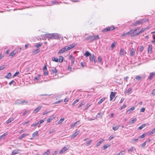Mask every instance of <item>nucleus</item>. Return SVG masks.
Here are the masks:
<instances>
[{
    "mask_svg": "<svg viewBox=\"0 0 155 155\" xmlns=\"http://www.w3.org/2000/svg\"><path fill=\"white\" fill-rule=\"evenodd\" d=\"M42 45V43H39L37 44L36 45L35 47H36L37 48H38L39 47H40V46H41Z\"/></svg>",
    "mask_w": 155,
    "mask_h": 155,
    "instance_id": "39",
    "label": "nucleus"
},
{
    "mask_svg": "<svg viewBox=\"0 0 155 155\" xmlns=\"http://www.w3.org/2000/svg\"><path fill=\"white\" fill-rule=\"evenodd\" d=\"M64 60V58L62 56H60L59 57V62L60 63L63 62Z\"/></svg>",
    "mask_w": 155,
    "mask_h": 155,
    "instance_id": "29",
    "label": "nucleus"
},
{
    "mask_svg": "<svg viewBox=\"0 0 155 155\" xmlns=\"http://www.w3.org/2000/svg\"><path fill=\"white\" fill-rule=\"evenodd\" d=\"M45 37L48 38V40L53 39L52 34H48L45 35Z\"/></svg>",
    "mask_w": 155,
    "mask_h": 155,
    "instance_id": "6",
    "label": "nucleus"
},
{
    "mask_svg": "<svg viewBox=\"0 0 155 155\" xmlns=\"http://www.w3.org/2000/svg\"><path fill=\"white\" fill-rule=\"evenodd\" d=\"M92 141V140H90L88 142H87L86 144V145L87 146L89 145Z\"/></svg>",
    "mask_w": 155,
    "mask_h": 155,
    "instance_id": "52",
    "label": "nucleus"
},
{
    "mask_svg": "<svg viewBox=\"0 0 155 155\" xmlns=\"http://www.w3.org/2000/svg\"><path fill=\"white\" fill-rule=\"evenodd\" d=\"M52 36L53 39H59L61 37V36L60 34L57 33H53Z\"/></svg>",
    "mask_w": 155,
    "mask_h": 155,
    "instance_id": "3",
    "label": "nucleus"
},
{
    "mask_svg": "<svg viewBox=\"0 0 155 155\" xmlns=\"http://www.w3.org/2000/svg\"><path fill=\"white\" fill-rule=\"evenodd\" d=\"M115 28L114 26L109 27L107 28V31L113 30Z\"/></svg>",
    "mask_w": 155,
    "mask_h": 155,
    "instance_id": "19",
    "label": "nucleus"
},
{
    "mask_svg": "<svg viewBox=\"0 0 155 155\" xmlns=\"http://www.w3.org/2000/svg\"><path fill=\"white\" fill-rule=\"evenodd\" d=\"M7 134V133H5L4 134L2 135L0 137V139H1L4 138L6 135Z\"/></svg>",
    "mask_w": 155,
    "mask_h": 155,
    "instance_id": "38",
    "label": "nucleus"
},
{
    "mask_svg": "<svg viewBox=\"0 0 155 155\" xmlns=\"http://www.w3.org/2000/svg\"><path fill=\"white\" fill-rule=\"evenodd\" d=\"M119 128L118 126H116L115 127H113V129L114 130H116L118 129Z\"/></svg>",
    "mask_w": 155,
    "mask_h": 155,
    "instance_id": "42",
    "label": "nucleus"
},
{
    "mask_svg": "<svg viewBox=\"0 0 155 155\" xmlns=\"http://www.w3.org/2000/svg\"><path fill=\"white\" fill-rule=\"evenodd\" d=\"M77 45L76 44H71L70 45L66 46L68 50L71 49L73 48L75 46Z\"/></svg>",
    "mask_w": 155,
    "mask_h": 155,
    "instance_id": "8",
    "label": "nucleus"
},
{
    "mask_svg": "<svg viewBox=\"0 0 155 155\" xmlns=\"http://www.w3.org/2000/svg\"><path fill=\"white\" fill-rule=\"evenodd\" d=\"M68 50L66 46L63 48L61 49L60 50L58 53V54L63 53L67 51Z\"/></svg>",
    "mask_w": 155,
    "mask_h": 155,
    "instance_id": "4",
    "label": "nucleus"
},
{
    "mask_svg": "<svg viewBox=\"0 0 155 155\" xmlns=\"http://www.w3.org/2000/svg\"><path fill=\"white\" fill-rule=\"evenodd\" d=\"M68 149L65 147H64L60 151V153H62L65 151L67 150Z\"/></svg>",
    "mask_w": 155,
    "mask_h": 155,
    "instance_id": "16",
    "label": "nucleus"
},
{
    "mask_svg": "<svg viewBox=\"0 0 155 155\" xmlns=\"http://www.w3.org/2000/svg\"><path fill=\"white\" fill-rule=\"evenodd\" d=\"M28 135V134L27 133H25L22 134L21 135V136L22 137V138L24 137L27 136Z\"/></svg>",
    "mask_w": 155,
    "mask_h": 155,
    "instance_id": "60",
    "label": "nucleus"
},
{
    "mask_svg": "<svg viewBox=\"0 0 155 155\" xmlns=\"http://www.w3.org/2000/svg\"><path fill=\"white\" fill-rule=\"evenodd\" d=\"M135 150V148L134 147H132L130 148H129L128 150V152L130 151H132Z\"/></svg>",
    "mask_w": 155,
    "mask_h": 155,
    "instance_id": "37",
    "label": "nucleus"
},
{
    "mask_svg": "<svg viewBox=\"0 0 155 155\" xmlns=\"http://www.w3.org/2000/svg\"><path fill=\"white\" fill-rule=\"evenodd\" d=\"M105 99V98H103L101 99L100 101L98 102V104H101Z\"/></svg>",
    "mask_w": 155,
    "mask_h": 155,
    "instance_id": "34",
    "label": "nucleus"
},
{
    "mask_svg": "<svg viewBox=\"0 0 155 155\" xmlns=\"http://www.w3.org/2000/svg\"><path fill=\"white\" fill-rule=\"evenodd\" d=\"M79 133V131H76L74 134H73L71 136V138H75L77 135Z\"/></svg>",
    "mask_w": 155,
    "mask_h": 155,
    "instance_id": "12",
    "label": "nucleus"
},
{
    "mask_svg": "<svg viewBox=\"0 0 155 155\" xmlns=\"http://www.w3.org/2000/svg\"><path fill=\"white\" fill-rule=\"evenodd\" d=\"M84 55L86 57H87L89 56H91V54L88 51H87L84 53Z\"/></svg>",
    "mask_w": 155,
    "mask_h": 155,
    "instance_id": "20",
    "label": "nucleus"
},
{
    "mask_svg": "<svg viewBox=\"0 0 155 155\" xmlns=\"http://www.w3.org/2000/svg\"><path fill=\"white\" fill-rule=\"evenodd\" d=\"M155 133V128L154 129H153V130H152L150 133L149 134L150 135H151Z\"/></svg>",
    "mask_w": 155,
    "mask_h": 155,
    "instance_id": "41",
    "label": "nucleus"
},
{
    "mask_svg": "<svg viewBox=\"0 0 155 155\" xmlns=\"http://www.w3.org/2000/svg\"><path fill=\"white\" fill-rule=\"evenodd\" d=\"M41 106H38V107L34 111V113H37L39 111V110L41 109Z\"/></svg>",
    "mask_w": 155,
    "mask_h": 155,
    "instance_id": "15",
    "label": "nucleus"
},
{
    "mask_svg": "<svg viewBox=\"0 0 155 155\" xmlns=\"http://www.w3.org/2000/svg\"><path fill=\"white\" fill-rule=\"evenodd\" d=\"M130 55L131 56H134L135 55V50L134 49L132 48L130 51Z\"/></svg>",
    "mask_w": 155,
    "mask_h": 155,
    "instance_id": "22",
    "label": "nucleus"
},
{
    "mask_svg": "<svg viewBox=\"0 0 155 155\" xmlns=\"http://www.w3.org/2000/svg\"><path fill=\"white\" fill-rule=\"evenodd\" d=\"M38 135L39 134H38V132L37 131H35L32 134V136L33 137H38Z\"/></svg>",
    "mask_w": 155,
    "mask_h": 155,
    "instance_id": "24",
    "label": "nucleus"
},
{
    "mask_svg": "<svg viewBox=\"0 0 155 155\" xmlns=\"http://www.w3.org/2000/svg\"><path fill=\"white\" fill-rule=\"evenodd\" d=\"M51 2L53 4H59V2L57 1H53Z\"/></svg>",
    "mask_w": 155,
    "mask_h": 155,
    "instance_id": "54",
    "label": "nucleus"
},
{
    "mask_svg": "<svg viewBox=\"0 0 155 155\" xmlns=\"http://www.w3.org/2000/svg\"><path fill=\"white\" fill-rule=\"evenodd\" d=\"M91 103H88L86 105L85 108L83 109L84 110H85L88 109V108L91 105Z\"/></svg>",
    "mask_w": 155,
    "mask_h": 155,
    "instance_id": "28",
    "label": "nucleus"
},
{
    "mask_svg": "<svg viewBox=\"0 0 155 155\" xmlns=\"http://www.w3.org/2000/svg\"><path fill=\"white\" fill-rule=\"evenodd\" d=\"M14 83L15 84V81L14 80H12L9 83V84L10 86H11L12 84H14Z\"/></svg>",
    "mask_w": 155,
    "mask_h": 155,
    "instance_id": "44",
    "label": "nucleus"
},
{
    "mask_svg": "<svg viewBox=\"0 0 155 155\" xmlns=\"http://www.w3.org/2000/svg\"><path fill=\"white\" fill-rule=\"evenodd\" d=\"M77 45L76 44H71L70 45L66 46L68 50L71 49L73 48L75 46Z\"/></svg>",
    "mask_w": 155,
    "mask_h": 155,
    "instance_id": "7",
    "label": "nucleus"
},
{
    "mask_svg": "<svg viewBox=\"0 0 155 155\" xmlns=\"http://www.w3.org/2000/svg\"><path fill=\"white\" fill-rule=\"evenodd\" d=\"M148 20L145 21L143 19H141L133 23V25L134 26H137V25H140L143 22H145Z\"/></svg>",
    "mask_w": 155,
    "mask_h": 155,
    "instance_id": "2",
    "label": "nucleus"
},
{
    "mask_svg": "<svg viewBox=\"0 0 155 155\" xmlns=\"http://www.w3.org/2000/svg\"><path fill=\"white\" fill-rule=\"evenodd\" d=\"M71 65H72L74 63L75 58H72L71 59Z\"/></svg>",
    "mask_w": 155,
    "mask_h": 155,
    "instance_id": "46",
    "label": "nucleus"
},
{
    "mask_svg": "<svg viewBox=\"0 0 155 155\" xmlns=\"http://www.w3.org/2000/svg\"><path fill=\"white\" fill-rule=\"evenodd\" d=\"M133 33H134V32H133V30H131L129 31H128L126 33H124L121 36L122 37H124L126 35H130L131 34Z\"/></svg>",
    "mask_w": 155,
    "mask_h": 155,
    "instance_id": "9",
    "label": "nucleus"
},
{
    "mask_svg": "<svg viewBox=\"0 0 155 155\" xmlns=\"http://www.w3.org/2000/svg\"><path fill=\"white\" fill-rule=\"evenodd\" d=\"M125 54H126V53L124 52V49L123 48H121L120 52V55L122 56L124 55Z\"/></svg>",
    "mask_w": 155,
    "mask_h": 155,
    "instance_id": "13",
    "label": "nucleus"
},
{
    "mask_svg": "<svg viewBox=\"0 0 155 155\" xmlns=\"http://www.w3.org/2000/svg\"><path fill=\"white\" fill-rule=\"evenodd\" d=\"M146 135V134L145 133L143 134L141 136H140V137L141 138H143L145 137Z\"/></svg>",
    "mask_w": 155,
    "mask_h": 155,
    "instance_id": "56",
    "label": "nucleus"
},
{
    "mask_svg": "<svg viewBox=\"0 0 155 155\" xmlns=\"http://www.w3.org/2000/svg\"><path fill=\"white\" fill-rule=\"evenodd\" d=\"M79 122V121H76L74 123H73L72 124H71L70 127H74V126H75L77 124L78 122Z\"/></svg>",
    "mask_w": 155,
    "mask_h": 155,
    "instance_id": "32",
    "label": "nucleus"
},
{
    "mask_svg": "<svg viewBox=\"0 0 155 155\" xmlns=\"http://www.w3.org/2000/svg\"><path fill=\"white\" fill-rule=\"evenodd\" d=\"M145 110V108L144 107H142L141 109H140V112H144Z\"/></svg>",
    "mask_w": 155,
    "mask_h": 155,
    "instance_id": "58",
    "label": "nucleus"
},
{
    "mask_svg": "<svg viewBox=\"0 0 155 155\" xmlns=\"http://www.w3.org/2000/svg\"><path fill=\"white\" fill-rule=\"evenodd\" d=\"M135 78L137 80H139L141 78V77L140 76H137Z\"/></svg>",
    "mask_w": 155,
    "mask_h": 155,
    "instance_id": "61",
    "label": "nucleus"
},
{
    "mask_svg": "<svg viewBox=\"0 0 155 155\" xmlns=\"http://www.w3.org/2000/svg\"><path fill=\"white\" fill-rule=\"evenodd\" d=\"M11 73H9L7 75L5 76V77L6 78H11Z\"/></svg>",
    "mask_w": 155,
    "mask_h": 155,
    "instance_id": "31",
    "label": "nucleus"
},
{
    "mask_svg": "<svg viewBox=\"0 0 155 155\" xmlns=\"http://www.w3.org/2000/svg\"><path fill=\"white\" fill-rule=\"evenodd\" d=\"M144 32V29H143V28L140 31H139V34H140L142 33V32Z\"/></svg>",
    "mask_w": 155,
    "mask_h": 155,
    "instance_id": "64",
    "label": "nucleus"
},
{
    "mask_svg": "<svg viewBox=\"0 0 155 155\" xmlns=\"http://www.w3.org/2000/svg\"><path fill=\"white\" fill-rule=\"evenodd\" d=\"M132 90V88H128L127 90V92L129 93Z\"/></svg>",
    "mask_w": 155,
    "mask_h": 155,
    "instance_id": "59",
    "label": "nucleus"
},
{
    "mask_svg": "<svg viewBox=\"0 0 155 155\" xmlns=\"http://www.w3.org/2000/svg\"><path fill=\"white\" fill-rule=\"evenodd\" d=\"M115 44H116V42H115V41H114L112 43V44L111 45V46L112 48L113 49L115 45Z\"/></svg>",
    "mask_w": 155,
    "mask_h": 155,
    "instance_id": "48",
    "label": "nucleus"
},
{
    "mask_svg": "<svg viewBox=\"0 0 155 155\" xmlns=\"http://www.w3.org/2000/svg\"><path fill=\"white\" fill-rule=\"evenodd\" d=\"M52 60L53 61L56 62H58V58L57 57H53L52 58Z\"/></svg>",
    "mask_w": 155,
    "mask_h": 155,
    "instance_id": "33",
    "label": "nucleus"
},
{
    "mask_svg": "<svg viewBox=\"0 0 155 155\" xmlns=\"http://www.w3.org/2000/svg\"><path fill=\"white\" fill-rule=\"evenodd\" d=\"M146 126V124H143L138 127V129L139 130H141L142 128L145 127Z\"/></svg>",
    "mask_w": 155,
    "mask_h": 155,
    "instance_id": "30",
    "label": "nucleus"
},
{
    "mask_svg": "<svg viewBox=\"0 0 155 155\" xmlns=\"http://www.w3.org/2000/svg\"><path fill=\"white\" fill-rule=\"evenodd\" d=\"M21 150L19 149H15L14 150L10 155H14L20 153Z\"/></svg>",
    "mask_w": 155,
    "mask_h": 155,
    "instance_id": "5",
    "label": "nucleus"
},
{
    "mask_svg": "<svg viewBox=\"0 0 155 155\" xmlns=\"http://www.w3.org/2000/svg\"><path fill=\"white\" fill-rule=\"evenodd\" d=\"M140 29V28L139 27H137L135 28L134 30H133V32H134V31H137V30H139Z\"/></svg>",
    "mask_w": 155,
    "mask_h": 155,
    "instance_id": "55",
    "label": "nucleus"
},
{
    "mask_svg": "<svg viewBox=\"0 0 155 155\" xmlns=\"http://www.w3.org/2000/svg\"><path fill=\"white\" fill-rule=\"evenodd\" d=\"M115 136L114 135H111L110 137L109 138V140H111L113 138H114Z\"/></svg>",
    "mask_w": 155,
    "mask_h": 155,
    "instance_id": "49",
    "label": "nucleus"
},
{
    "mask_svg": "<svg viewBox=\"0 0 155 155\" xmlns=\"http://www.w3.org/2000/svg\"><path fill=\"white\" fill-rule=\"evenodd\" d=\"M40 51V49H37V50H36L34 52V53L35 54H37L38 52H39Z\"/></svg>",
    "mask_w": 155,
    "mask_h": 155,
    "instance_id": "53",
    "label": "nucleus"
},
{
    "mask_svg": "<svg viewBox=\"0 0 155 155\" xmlns=\"http://www.w3.org/2000/svg\"><path fill=\"white\" fill-rule=\"evenodd\" d=\"M99 38V37L98 35L96 36L90 35L86 38L85 39L90 42H92L94 40H97Z\"/></svg>",
    "mask_w": 155,
    "mask_h": 155,
    "instance_id": "1",
    "label": "nucleus"
},
{
    "mask_svg": "<svg viewBox=\"0 0 155 155\" xmlns=\"http://www.w3.org/2000/svg\"><path fill=\"white\" fill-rule=\"evenodd\" d=\"M125 152L124 151H122L120 152L117 154L116 155H123L125 153Z\"/></svg>",
    "mask_w": 155,
    "mask_h": 155,
    "instance_id": "36",
    "label": "nucleus"
},
{
    "mask_svg": "<svg viewBox=\"0 0 155 155\" xmlns=\"http://www.w3.org/2000/svg\"><path fill=\"white\" fill-rule=\"evenodd\" d=\"M44 74L45 75H48V72L47 69H45L43 70Z\"/></svg>",
    "mask_w": 155,
    "mask_h": 155,
    "instance_id": "45",
    "label": "nucleus"
},
{
    "mask_svg": "<svg viewBox=\"0 0 155 155\" xmlns=\"http://www.w3.org/2000/svg\"><path fill=\"white\" fill-rule=\"evenodd\" d=\"M51 71H52V73L53 74H56L57 71L56 69L55 68H54L53 69H52Z\"/></svg>",
    "mask_w": 155,
    "mask_h": 155,
    "instance_id": "26",
    "label": "nucleus"
},
{
    "mask_svg": "<svg viewBox=\"0 0 155 155\" xmlns=\"http://www.w3.org/2000/svg\"><path fill=\"white\" fill-rule=\"evenodd\" d=\"M17 51L15 50H13L10 54V56L12 57H13L16 54Z\"/></svg>",
    "mask_w": 155,
    "mask_h": 155,
    "instance_id": "21",
    "label": "nucleus"
},
{
    "mask_svg": "<svg viewBox=\"0 0 155 155\" xmlns=\"http://www.w3.org/2000/svg\"><path fill=\"white\" fill-rule=\"evenodd\" d=\"M116 94V93L111 92L110 95V101H112L114 97H115Z\"/></svg>",
    "mask_w": 155,
    "mask_h": 155,
    "instance_id": "10",
    "label": "nucleus"
},
{
    "mask_svg": "<svg viewBox=\"0 0 155 155\" xmlns=\"http://www.w3.org/2000/svg\"><path fill=\"white\" fill-rule=\"evenodd\" d=\"M138 140V139H134L132 140V142L133 143H135Z\"/></svg>",
    "mask_w": 155,
    "mask_h": 155,
    "instance_id": "62",
    "label": "nucleus"
},
{
    "mask_svg": "<svg viewBox=\"0 0 155 155\" xmlns=\"http://www.w3.org/2000/svg\"><path fill=\"white\" fill-rule=\"evenodd\" d=\"M134 109L135 107H132L127 111V113L128 114H130L131 113V111L134 110Z\"/></svg>",
    "mask_w": 155,
    "mask_h": 155,
    "instance_id": "14",
    "label": "nucleus"
},
{
    "mask_svg": "<svg viewBox=\"0 0 155 155\" xmlns=\"http://www.w3.org/2000/svg\"><path fill=\"white\" fill-rule=\"evenodd\" d=\"M148 53L149 54H151L152 52V48L151 45H150L148 48Z\"/></svg>",
    "mask_w": 155,
    "mask_h": 155,
    "instance_id": "11",
    "label": "nucleus"
},
{
    "mask_svg": "<svg viewBox=\"0 0 155 155\" xmlns=\"http://www.w3.org/2000/svg\"><path fill=\"white\" fill-rule=\"evenodd\" d=\"M79 100L78 99L76 100L75 101H74V102L72 104V106H74L75 104L77 102H78Z\"/></svg>",
    "mask_w": 155,
    "mask_h": 155,
    "instance_id": "50",
    "label": "nucleus"
},
{
    "mask_svg": "<svg viewBox=\"0 0 155 155\" xmlns=\"http://www.w3.org/2000/svg\"><path fill=\"white\" fill-rule=\"evenodd\" d=\"M64 118L61 119L60 120H59L58 121V124H59L61 123L62 122H63V121H64Z\"/></svg>",
    "mask_w": 155,
    "mask_h": 155,
    "instance_id": "47",
    "label": "nucleus"
},
{
    "mask_svg": "<svg viewBox=\"0 0 155 155\" xmlns=\"http://www.w3.org/2000/svg\"><path fill=\"white\" fill-rule=\"evenodd\" d=\"M55 117H53V116H51L49 118H48L47 120V122L48 123H49Z\"/></svg>",
    "mask_w": 155,
    "mask_h": 155,
    "instance_id": "25",
    "label": "nucleus"
},
{
    "mask_svg": "<svg viewBox=\"0 0 155 155\" xmlns=\"http://www.w3.org/2000/svg\"><path fill=\"white\" fill-rule=\"evenodd\" d=\"M14 120V118H11L8 119L6 122V124H8L11 123L12 121Z\"/></svg>",
    "mask_w": 155,
    "mask_h": 155,
    "instance_id": "23",
    "label": "nucleus"
},
{
    "mask_svg": "<svg viewBox=\"0 0 155 155\" xmlns=\"http://www.w3.org/2000/svg\"><path fill=\"white\" fill-rule=\"evenodd\" d=\"M151 94L153 95H155V89L152 91Z\"/></svg>",
    "mask_w": 155,
    "mask_h": 155,
    "instance_id": "63",
    "label": "nucleus"
},
{
    "mask_svg": "<svg viewBox=\"0 0 155 155\" xmlns=\"http://www.w3.org/2000/svg\"><path fill=\"white\" fill-rule=\"evenodd\" d=\"M85 103L84 102H82L78 106V108H79L81 107L83 105L85 104Z\"/></svg>",
    "mask_w": 155,
    "mask_h": 155,
    "instance_id": "43",
    "label": "nucleus"
},
{
    "mask_svg": "<svg viewBox=\"0 0 155 155\" xmlns=\"http://www.w3.org/2000/svg\"><path fill=\"white\" fill-rule=\"evenodd\" d=\"M5 67V65H3L1 66H0V71L2 70Z\"/></svg>",
    "mask_w": 155,
    "mask_h": 155,
    "instance_id": "51",
    "label": "nucleus"
},
{
    "mask_svg": "<svg viewBox=\"0 0 155 155\" xmlns=\"http://www.w3.org/2000/svg\"><path fill=\"white\" fill-rule=\"evenodd\" d=\"M155 74V73L153 72L151 73H150V76L148 78V79L149 80H151L153 76Z\"/></svg>",
    "mask_w": 155,
    "mask_h": 155,
    "instance_id": "17",
    "label": "nucleus"
},
{
    "mask_svg": "<svg viewBox=\"0 0 155 155\" xmlns=\"http://www.w3.org/2000/svg\"><path fill=\"white\" fill-rule=\"evenodd\" d=\"M137 120V119L136 118H134L132 120H130L129 122V123L130 124H133L134 122L136 121Z\"/></svg>",
    "mask_w": 155,
    "mask_h": 155,
    "instance_id": "18",
    "label": "nucleus"
},
{
    "mask_svg": "<svg viewBox=\"0 0 155 155\" xmlns=\"http://www.w3.org/2000/svg\"><path fill=\"white\" fill-rule=\"evenodd\" d=\"M94 55L90 56V60L91 61H93L94 59Z\"/></svg>",
    "mask_w": 155,
    "mask_h": 155,
    "instance_id": "35",
    "label": "nucleus"
},
{
    "mask_svg": "<svg viewBox=\"0 0 155 155\" xmlns=\"http://www.w3.org/2000/svg\"><path fill=\"white\" fill-rule=\"evenodd\" d=\"M24 103L27 104L28 103V101L25 100H22L19 103L20 104H23Z\"/></svg>",
    "mask_w": 155,
    "mask_h": 155,
    "instance_id": "27",
    "label": "nucleus"
},
{
    "mask_svg": "<svg viewBox=\"0 0 155 155\" xmlns=\"http://www.w3.org/2000/svg\"><path fill=\"white\" fill-rule=\"evenodd\" d=\"M143 49V46H140L139 48V50L140 51H142Z\"/></svg>",
    "mask_w": 155,
    "mask_h": 155,
    "instance_id": "57",
    "label": "nucleus"
},
{
    "mask_svg": "<svg viewBox=\"0 0 155 155\" xmlns=\"http://www.w3.org/2000/svg\"><path fill=\"white\" fill-rule=\"evenodd\" d=\"M50 153V151L49 150H48L46 152L43 153V155H48Z\"/></svg>",
    "mask_w": 155,
    "mask_h": 155,
    "instance_id": "40",
    "label": "nucleus"
}]
</instances>
